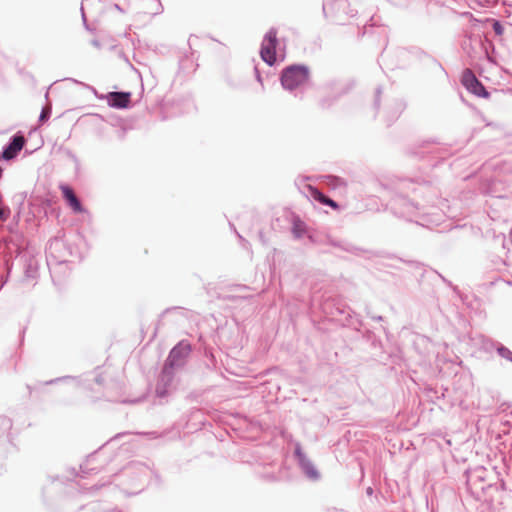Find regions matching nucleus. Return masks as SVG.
I'll list each match as a JSON object with an SVG mask.
<instances>
[{
	"mask_svg": "<svg viewBox=\"0 0 512 512\" xmlns=\"http://www.w3.org/2000/svg\"><path fill=\"white\" fill-rule=\"evenodd\" d=\"M60 190L68 206L75 213H82L85 211V209L81 205L79 199L77 198L76 194L74 193L71 187H69L68 185H60Z\"/></svg>",
	"mask_w": 512,
	"mask_h": 512,
	"instance_id": "4",
	"label": "nucleus"
},
{
	"mask_svg": "<svg viewBox=\"0 0 512 512\" xmlns=\"http://www.w3.org/2000/svg\"><path fill=\"white\" fill-rule=\"evenodd\" d=\"M190 352V346L188 344H179L173 348L169 355V361L171 365H174L181 357H185Z\"/></svg>",
	"mask_w": 512,
	"mask_h": 512,
	"instance_id": "7",
	"label": "nucleus"
},
{
	"mask_svg": "<svg viewBox=\"0 0 512 512\" xmlns=\"http://www.w3.org/2000/svg\"><path fill=\"white\" fill-rule=\"evenodd\" d=\"M292 232L295 237L300 238L306 233V225L300 219H294Z\"/></svg>",
	"mask_w": 512,
	"mask_h": 512,
	"instance_id": "9",
	"label": "nucleus"
},
{
	"mask_svg": "<svg viewBox=\"0 0 512 512\" xmlns=\"http://www.w3.org/2000/svg\"><path fill=\"white\" fill-rule=\"evenodd\" d=\"M9 211L0 207V220L4 221L8 217Z\"/></svg>",
	"mask_w": 512,
	"mask_h": 512,
	"instance_id": "11",
	"label": "nucleus"
},
{
	"mask_svg": "<svg viewBox=\"0 0 512 512\" xmlns=\"http://www.w3.org/2000/svg\"><path fill=\"white\" fill-rule=\"evenodd\" d=\"M494 29H495V31H496L498 34H500V33H501L502 28H501V26H500V24H499L498 22H496V23L494 24Z\"/></svg>",
	"mask_w": 512,
	"mask_h": 512,
	"instance_id": "12",
	"label": "nucleus"
},
{
	"mask_svg": "<svg viewBox=\"0 0 512 512\" xmlns=\"http://www.w3.org/2000/svg\"><path fill=\"white\" fill-rule=\"evenodd\" d=\"M309 77V71L304 66H291L286 68L281 77V82L286 89H295L306 83Z\"/></svg>",
	"mask_w": 512,
	"mask_h": 512,
	"instance_id": "1",
	"label": "nucleus"
},
{
	"mask_svg": "<svg viewBox=\"0 0 512 512\" xmlns=\"http://www.w3.org/2000/svg\"><path fill=\"white\" fill-rule=\"evenodd\" d=\"M25 139L23 136H15L9 146L3 151L2 158L13 159L23 148Z\"/></svg>",
	"mask_w": 512,
	"mask_h": 512,
	"instance_id": "5",
	"label": "nucleus"
},
{
	"mask_svg": "<svg viewBox=\"0 0 512 512\" xmlns=\"http://www.w3.org/2000/svg\"><path fill=\"white\" fill-rule=\"evenodd\" d=\"M110 106L115 108H126L130 103V93L112 92L108 96Z\"/></svg>",
	"mask_w": 512,
	"mask_h": 512,
	"instance_id": "6",
	"label": "nucleus"
},
{
	"mask_svg": "<svg viewBox=\"0 0 512 512\" xmlns=\"http://www.w3.org/2000/svg\"><path fill=\"white\" fill-rule=\"evenodd\" d=\"M309 192H310L311 197L314 200L320 202L321 204L328 205L335 210L338 209V204L335 201H333L332 199H330L329 197L325 196L318 189L310 186Z\"/></svg>",
	"mask_w": 512,
	"mask_h": 512,
	"instance_id": "8",
	"label": "nucleus"
},
{
	"mask_svg": "<svg viewBox=\"0 0 512 512\" xmlns=\"http://www.w3.org/2000/svg\"><path fill=\"white\" fill-rule=\"evenodd\" d=\"M311 475L315 477L317 475V473L315 471H313Z\"/></svg>",
	"mask_w": 512,
	"mask_h": 512,
	"instance_id": "13",
	"label": "nucleus"
},
{
	"mask_svg": "<svg viewBox=\"0 0 512 512\" xmlns=\"http://www.w3.org/2000/svg\"><path fill=\"white\" fill-rule=\"evenodd\" d=\"M50 113H51V109L49 107L43 108L41 115H40V121L41 122L46 121L49 118Z\"/></svg>",
	"mask_w": 512,
	"mask_h": 512,
	"instance_id": "10",
	"label": "nucleus"
},
{
	"mask_svg": "<svg viewBox=\"0 0 512 512\" xmlns=\"http://www.w3.org/2000/svg\"><path fill=\"white\" fill-rule=\"evenodd\" d=\"M277 36L274 30H270L264 37L260 55L263 61L273 65L276 61Z\"/></svg>",
	"mask_w": 512,
	"mask_h": 512,
	"instance_id": "2",
	"label": "nucleus"
},
{
	"mask_svg": "<svg viewBox=\"0 0 512 512\" xmlns=\"http://www.w3.org/2000/svg\"><path fill=\"white\" fill-rule=\"evenodd\" d=\"M462 84L471 93L479 97H488L484 86L479 82L475 75L470 70H466L462 76Z\"/></svg>",
	"mask_w": 512,
	"mask_h": 512,
	"instance_id": "3",
	"label": "nucleus"
}]
</instances>
